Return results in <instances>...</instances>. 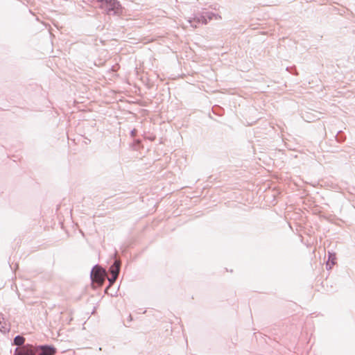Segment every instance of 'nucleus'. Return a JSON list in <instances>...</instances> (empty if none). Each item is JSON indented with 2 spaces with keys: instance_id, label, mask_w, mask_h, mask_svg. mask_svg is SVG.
I'll return each mask as SVG.
<instances>
[{
  "instance_id": "nucleus-13",
  "label": "nucleus",
  "mask_w": 355,
  "mask_h": 355,
  "mask_svg": "<svg viewBox=\"0 0 355 355\" xmlns=\"http://www.w3.org/2000/svg\"><path fill=\"white\" fill-rule=\"evenodd\" d=\"M137 133V130L136 129H133L130 131V135L132 137H135Z\"/></svg>"
},
{
  "instance_id": "nucleus-9",
  "label": "nucleus",
  "mask_w": 355,
  "mask_h": 355,
  "mask_svg": "<svg viewBox=\"0 0 355 355\" xmlns=\"http://www.w3.org/2000/svg\"><path fill=\"white\" fill-rule=\"evenodd\" d=\"M336 140L339 142H343L345 140V136L343 135V132L341 130L338 131L335 136Z\"/></svg>"
},
{
  "instance_id": "nucleus-14",
  "label": "nucleus",
  "mask_w": 355,
  "mask_h": 355,
  "mask_svg": "<svg viewBox=\"0 0 355 355\" xmlns=\"http://www.w3.org/2000/svg\"><path fill=\"white\" fill-rule=\"evenodd\" d=\"M214 18H215L216 19H220V16H219L218 14H216V16H214Z\"/></svg>"
},
{
  "instance_id": "nucleus-4",
  "label": "nucleus",
  "mask_w": 355,
  "mask_h": 355,
  "mask_svg": "<svg viewBox=\"0 0 355 355\" xmlns=\"http://www.w3.org/2000/svg\"><path fill=\"white\" fill-rule=\"evenodd\" d=\"M12 355H35V347L27 344L19 347H16Z\"/></svg>"
},
{
  "instance_id": "nucleus-10",
  "label": "nucleus",
  "mask_w": 355,
  "mask_h": 355,
  "mask_svg": "<svg viewBox=\"0 0 355 355\" xmlns=\"http://www.w3.org/2000/svg\"><path fill=\"white\" fill-rule=\"evenodd\" d=\"M4 318L3 317V315L0 313V331H6V330H8V329L4 327Z\"/></svg>"
},
{
  "instance_id": "nucleus-8",
  "label": "nucleus",
  "mask_w": 355,
  "mask_h": 355,
  "mask_svg": "<svg viewBox=\"0 0 355 355\" xmlns=\"http://www.w3.org/2000/svg\"><path fill=\"white\" fill-rule=\"evenodd\" d=\"M336 254L329 252V258L326 263V268L327 270L331 268V265L335 264Z\"/></svg>"
},
{
  "instance_id": "nucleus-11",
  "label": "nucleus",
  "mask_w": 355,
  "mask_h": 355,
  "mask_svg": "<svg viewBox=\"0 0 355 355\" xmlns=\"http://www.w3.org/2000/svg\"><path fill=\"white\" fill-rule=\"evenodd\" d=\"M202 14H204V16H206L207 22L209 21H211V19H213L214 16H216V14L211 12H203Z\"/></svg>"
},
{
  "instance_id": "nucleus-6",
  "label": "nucleus",
  "mask_w": 355,
  "mask_h": 355,
  "mask_svg": "<svg viewBox=\"0 0 355 355\" xmlns=\"http://www.w3.org/2000/svg\"><path fill=\"white\" fill-rule=\"evenodd\" d=\"M121 268V262L118 260H114V263L110 267V272L111 275H119Z\"/></svg>"
},
{
  "instance_id": "nucleus-2",
  "label": "nucleus",
  "mask_w": 355,
  "mask_h": 355,
  "mask_svg": "<svg viewBox=\"0 0 355 355\" xmlns=\"http://www.w3.org/2000/svg\"><path fill=\"white\" fill-rule=\"evenodd\" d=\"M105 270L98 264L93 266L91 272L90 278L92 282L101 284L103 282Z\"/></svg>"
},
{
  "instance_id": "nucleus-3",
  "label": "nucleus",
  "mask_w": 355,
  "mask_h": 355,
  "mask_svg": "<svg viewBox=\"0 0 355 355\" xmlns=\"http://www.w3.org/2000/svg\"><path fill=\"white\" fill-rule=\"evenodd\" d=\"M35 355H55L57 349L53 345H41L35 347Z\"/></svg>"
},
{
  "instance_id": "nucleus-7",
  "label": "nucleus",
  "mask_w": 355,
  "mask_h": 355,
  "mask_svg": "<svg viewBox=\"0 0 355 355\" xmlns=\"http://www.w3.org/2000/svg\"><path fill=\"white\" fill-rule=\"evenodd\" d=\"M24 342L25 338L21 335H17L14 338L12 345H16L17 347H19L25 345Z\"/></svg>"
},
{
  "instance_id": "nucleus-1",
  "label": "nucleus",
  "mask_w": 355,
  "mask_h": 355,
  "mask_svg": "<svg viewBox=\"0 0 355 355\" xmlns=\"http://www.w3.org/2000/svg\"><path fill=\"white\" fill-rule=\"evenodd\" d=\"M101 3L100 7L106 11L107 15H119L122 12V6L117 0H97Z\"/></svg>"
},
{
  "instance_id": "nucleus-12",
  "label": "nucleus",
  "mask_w": 355,
  "mask_h": 355,
  "mask_svg": "<svg viewBox=\"0 0 355 355\" xmlns=\"http://www.w3.org/2000/svg\"><path fill=\"white\" fill-rule=\"evenodd\" d=\"M117 277H118V275H112L111 277L108 278L109 286H107V287L106 288V289H105V290H107V289H108V288H109L112 284H113L115 282V281H116V279H117Z\"/></svg>"
},
{
  "instance_id": "nucleus-5",
  "label": "nucleus",
  "mask_w": 355,
  "mask_h": 355,
  "mask_svg": "<svg viewBox=\"0 0 355 355\" xmlns=\"http://www.w3.org/2000/svg\"><path fill=\"white\" fill-rule=\"evenodd\" d=\"M188 21L190 24L191 26L195 28H196L200 24H207L206 16H204V14L202 13L195 15L194 17L189 19Z\"/></svg>"
}]
</instances>
